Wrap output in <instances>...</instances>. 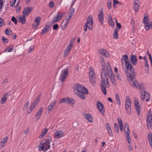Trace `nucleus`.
Instances as JSON below:
<instances>
[{
	"label": "nucleus",
	"instance_id": "f257e3e1",
	"mask_svg": "<svg viewBox=\"0 0 152 152\" xmlns=\"http://www.w3.org/2000/svg\"><path fill=\"white\" fill-rule=\"evenodd\" d=\"M74 90L75 93L83 100L86 98L85 94H88V90L84 86L79 84H76L75 85Z\"/></svg>",
	"mask_w": 152,
	"mask_h": 152
},
{
	"label": "nucleus",
	"instance_id": "f03ea898",
	"mask_svg": "<svg viewBox=\"0 0 152 152\" xmlns=\"http://www.w3.org/2000/svg\"><path fill=\"white\" fill-rule=\"evenodd\" d=\"M103 72L102 74V81L100 83L101 90L104 95L107 94L106 87H109V83L107 75H106L105 73Z\"/></svg>",
	"mask_w": 152,
	"mask_h": 152
},
{
	"label": "nucleus",
	"instance_id": "7ed1b4c3",
	"mask_svg": "<svg viewBox=\"0 0 152 152\" xmlns=\"http://www.w3.org/2000/svg\"><path fill=\"white\" fill-rule=\"evenodd\" d=\"M126 69V72L127 77L131 79H134L135 75V70L130 62L126 64H125Z\"/></svg>",
	"mask_w": 152,
	"mask_h": 152
},
{
	"label": "nucleus",
	"instance_id": "20e7f679",
	"mask_svg": "<svg viewBox=\"0 0 152 152\" xmlns=\"http://www.w3.org/2000/svg\"><path fill=\"white\" fill-rule=\"evenodd\" d=\"M89 74L90 80L92 85L94 86L95 85L96 82V75L94 72L93 69L91 67H89Z\"/></svg>",
	"mask_w": 152,
	"mask_h": 152
},
{
	"label": "nucleus",
	"instance_id": "39448f33",
	"mask_svg": "<svg viewBox=\"0 0 152 152\" xmlns=\"http://www.w3.org/2000/svg\"><path fill=\"white\" fill-rule=\"evenodd\" d=\"M50 140L48 139H46L45 141L42 143H40V145H39V146L41 148L39 149V150H42L44 151H47L50 148Z\"/></svg>",
	"mask_w": 152,
	"mask_h": 152
},
{
	"label": "nucleus",
	"instance_id": "423d86ee",
	"mask_svg": "<svg viewBox=\"0 0 152 152\" xmlns=\"http://www.w3.org/2000/svg\"><path fill=\"white\" fill-rule=\"evenodd\" d=\"M65 14L64 12H58L52 19L51 22L52 23L54 24L57 23L61 19Z\"/></svg>",
	"mask_w": 152,
	"mask_h": 152
},
{
	"label": "nucleus",
	"instance_id": "0eeeda50",
	"mask_svg": "<svg viewBox=\"0 0 152 152\" xmlns=\"http://www.w3.org/2000/svg\"><path fill=\"white\" fill-rule=\"evenodd\" d=\"M69 70L66 69L62 70L61 73L59 80L62 82H63L65 80L68 74Z\"/></svg>",
	"mask_w": 152,
	"mask_h": 152
},
{
	"label": "nucleus",
	"instance_id": "6e6552de",
	"mask_svg": "<svg viewBox=\"0 0 152 152\" xmlns=\"http://www.w3.org/2000/svg\"><path fill=\"white\" fill-rule=\"evenodd\" d=\"M124 130L125 132V133L127 134L126 136L127 140L129 144H131L132 140L130 138V136L129 135V129L128 125V124H124Z\"/></svg>",
	"mask_w": 152,
	"mask_h": 152
},
{
	"label": "nucleus",
	"instance_id": "1a4fd4ad",
	"mask_svg": "<svg viewBox=\"0 0 152 152\" xmlns=\"http://www.w3.org/2000/svg\"><path fill=\"white\" fill-rule=\"evenodd\" d=\"M131 102L130 99H129L126 101L125 108L126 113L129 114L131 113Z\"/></svg>",
	"mask_w": 152,
	"mask_h": 152
},
{
	"label": "nucleus",
	"instance_id": "9d476101",
	"mask_svg": "<svg viewBox=\"0 0 152 152\" xmlns=\"http://www.w3.org/2000/svg\"><path fill=\"white\" fill-rule=\"evenodd\" d=\"M150 98L151 96L150 94L147 92L144 91V93L141 94V98L142 101H144L145 98L146 101L148 102L150 101Z\"/></svg>",
	"mask_w": 152,
	"mask_h": 152
},
{
	"label": "nucleus",
	"instance_id": "9b49d317",
	"mask_svg": "<svg viewBox=\"0 0 152 152\" xmlns=\"http://www.w3.org/2000/svg\"><path fill=\"white\" fill-rule=\"evenodd\" d=\"M33 8L32 6L25 7L23 11V15L26 16H28L32 11Z\"/></svg>",
	"mask_w": 152,
	"mask_h": 152
},
{
	"label": "nucleus",
	"instance_id": "f8f14e48",
	"mask_svg": "<svg viewBox=\"0 0 152 152\" xmlns=\"http://www.w3.org/2000/svg\"><path fill=\"white\" fill-rule=\"evenodd\" d=\"M97 106L100 113L103 115H104V108L102 103L99 102H97Z\"/></svg>",
	"mask_w": 152,
	"mask_h": 152
},
{
	"label": "nucleus",
	"instance_id": "ddd939ff",
	"mask_svg": "<svg viewBox=\"0 0 152 152\" xmlns=\"http://www.w3.org/2000/svg\"><path fill=\"white\" fill-rule=\"evenodd\" d=\"M133 7L134 11L135 12H137L139 9L140 5V2H139V0H135L133 3Z\"/></svg>",
	"mask_w": 152,
	"mask_h": 152
},
{
	"label": "nucleus",
	"instance_id": "4468645a",
	"mask_svg": "<svg viewBox=\"0 0 152 152\" xmlns=\"http://www.w3.org/2000/svg\"><path fill=\"white\" fill-rule=\"evenodd\" d=\"M133 79H131L132 80L130 81L129 84L135 88L141 89V87L140 86L138 82L136 80H134Z\"/></svg>",
	"mask_w": 152,
	"mask_h": 152
},
{
	"label": "nucleus",
	"instance_id": "2eb2a0df",
	"mask_svg": "<svg viewBox=\"0 0 152 152\" xmlns=\"http://www.w3.org/2000/svg\"><path fill=\"white\" fill-rule=\"evenodd\" d=\"M138 59L135 55H132L130 57V60L131 63L134 65H136Z\"/></svg>",
	"mask_w": 152,
	"mask_h": 152
},
{
	"label": "nucleus",
	"instance_id": "dca6fc26",
	"mask_svg": "<svg viewBox=\"0 0 152 152\" xmlns=\"http://www.w3.org/2000/svg\"><path fill=\"white\" fill-rule=\"evenodd\" d=\"M56 102L57 101L56 100H54L50 103L48 107V108L46 109L48 113H49L51 110L53 109Z\"/></svg>",
	"mask_w": 152,
	"mask_h": 152
},
{
	"label": "nucleus",
	"instance_id": "f3484780",
	"mask_svg": "<svg viewBox=\"0 0 152 152\" xmlns=\"http://www.w3.org/2000/svg\"><path fill=\"white\" fill-rule=\"evenodd\" d=\"M55 137L56 138H61L64 135V132L62 131H59L54 133Z\"/></svg>",
	"mask_w": 152,
	"mask_h": 152
},
{
	"label": "nucleus",
	"instance_id": "a211bd4d",
	"mask_svg": "<svg viewBox=\"0 0 152 152\" xmlns=\"http://www.w3.org/2000/svg\"><path fill=\"white\" fill-rule=\"evenodd\" d=\"M86 24L89 25V26L91 25L93 26V18L91 15H89L88 17Z\"/></svg>",
	"mask_w": 152,
	"mask_h": 152
},
{
	"label": "nucleus",
	"instance_id": "6ab92c4d",
	"mask_svg": "<svg viewBox=\"0 0 152 152\" xmlns=\"http://www.w3.org/2000/svg\"><path fill=\"white\" fill-rule=\"evenodd\" d=\"M8 137L6 136L1 140V148H3L6 144L8 140Z\"/></svg>",
	"mask_w": 152,
	"mask_h": 152
},
{
	"label": "nucleus",
	"instance_id": "aec40b11",
	"mask_svg": "<svg viewBox=\"0 0 152 152\" xmlns=\"http://www.w3.org/2000/svg\"><path fill=\"white\" fill-rule=\"evenodd\" d=\"M107 65V74L108 75H110L111 74L113 73L112 69L111 67L110 66V64L109 62H107L106 63Z\"/></svg>",
	"mask_w": 152,
	"mask_h": 152
},
{
	"label": "nucleus",
	"instance_id": "412c9836",
	"mask_svg": "<svg viewBox=\"0 0 152 152\" xmlns=\"http://www.w3.org/2000/svg\"><path fill=\"white\" fill-rule=\"evenodd\" d=\"M105 125L107 126V129L110 136H113V134L112 130L111 127L110 126L109 124L108 123H106Z\"/></svg>",
	"mask_w": 152,
	"mask_h": 152
},
{
	"label": "nucleus",
	"instance_id": "4be33fe9",
	"mask_svg": "<svg viewBox=\"0 0 152 152\" xmlns=\"http://www.w3.org/2000/svg\"><path fill=\"white\" fill-rule=\"evenodd\" d=\"M103 12L102 10L100 11V14L98 15L99 20L101 24H102L104 21Z\"/></svg>",
	"mask_w": 152,
	"mask_h": 152
},
{
	"label": "nucleus",
	"instance_id": "5701e85b",
	"mask_svg": "<svg viewBox=\"0 0 152 152\" xmlns=\"http://www.w3.org/2000/svg\"><path fill=\"white\" fill-rule=\"evenodd\" d=\"M118 29L117 28H116L114 29V31L113 33V38L115 39H118L119 38L118 36Z\"/></svg>",
	"mask_w": 152,
	"mask_h": 152
},
{
	"label": "nucleus",
	"instance_id": "b1692460",
	"mask_svg": "<svg viewBox=\"0 0 152 152\" xmlns=\"http://www.w3.org/2000/svg\"><path fill=\"white\" fill-rule=\"evenodd\" d=\"M9 95V93H6L4 94L1 99V104H3L5 103L7 100V97Z\"/></svg>",
	"mask_w": 152,
	"mask_h": 152
},
{
	"label": "nucleus",
	"instance_id": "393cba45",
	"mask_svg": "<svg viewBox=\"0 0 152 152\" xmlns=\"http://www.w3.org/2000/svg\"><path fill=\"white\" fill-rule=\"evenodd\" d=\"M74 42V41L73 40H72L70 41V42L68 44L66 48V50H67V51H68L69 52L70 51L72 47L73 46Z\"/></svg>",
	"mask_w": 152,
	"mask_h": 152
},
{
	"label": "nucleus",
	"instance_id": "a878e982",
	"mask_svg": "<svg viewBox=\"0 0 152 152\" xmlns=\"http://www.w3.org/2000/svg\"><path fill=\"white\" fill-rule=\"evenodd\" d=\"M134 105L135 107V108L137 112V113L138 115L140 114V107L139 106V103L138 102L136 101L135 102Z\"/></svg>",
	"mask_w": 152,
	"mask_h": 152
},
{
	"label": "nucleus",
	"instance_id": "bb28decb",
	"mask_svg": "<svg viewBox=\"0 0 152 152\" xmlns=\"http://www.w3.org/2000/svg\"><path fill=\"white\" fill-rule=\"evenodd\" d=\"M41 20V18L40 17H37L35 19L34 21V23H36V25H33L34 27V28L35 27V28H36L39 25L40 20Z\"/></svg>",
	"mask_w": 152,
	"mask_h": 152
},
{
	"label": "nucleus",
	"instance_id": "cd10ccee",
	"mask_svg": "<svg viewBox=\"0 0 152 152\" xmlns=\"http://www.w3.org/2000/svg\"><path fill=\"white\" fill-rule=\"evenodd\" d=\"M100 52L102 55L105 57H108L109 56L108 52L104 49H101L100 50Z\"/></svg>",
	"mask_w": 152,
	"mask_h": 152
},
{
	"label": "nucleus",
	"instance_id": "c85d7f7f",
	"mask_svg": "<svg viewBox=\"0 0 152 152\" xmlns=\"http://www.w3.org/2000/svg\"><path fill=\"white\" fill-rule=\"evenodd\" d=\"M121 60L122 63H123V60L125 61V64H127V63L129 62V57L127 55H123L122 56Z\"/></svg>",
	"mask_w": 152,
	"mask_h": 152
},
{
	"label": "nucleus",
	"instance_id": "c756f323",
	"mask_svg": "<svg viewBox=\"0 0 152 152\" xmlns=\"http://www.w3.org/2000/svg\"><path fill=\"white\" fill-rule=\"evenodd\" d=\"M26 16L23 15L20 16V22H21L22 24H24L26 23Z\"/></svg>",
	"mask_w": 152,
	"mask_h": 152
},
{
	"label": "nucleus",
	"instance_id": "7c9ffc66",
	"mask_svg": "<svg viewBox=\"0 0 152 152\" xmlns=\"http://www.w3.org/2000/svg\"><path fill=\"white\" fill-rule=\"evenodd\" d=\"M108 22L109 25L112 27L114 28L115 26L114 22L113 20L112 17L111 16H109Z\"/></svg>",
	"mask_w": 152,
	"mask_h": 152
},
{
	"label": "nucleus",
	"instance_id": "2f4dec72",
	"mask_svg": "<svg viewBox=\"0 0 152 152\" xmlns=\"http://www.w3.org/2000/svg\"><path fill=\"white\" fill-rule=\"evenodd\" d=\"M42 96L41 94H40L35 99L34 102L33 103L35 105H36L39 102L40 97Z\"/></svg>",
	"mask_w": 152,
	"mask_h": 152
},
{
	"label": "nucleus",
	"instance_id": "473e14b6",
	"mask_svg": "<svg viewBox=\"0 0 152 152\" xmlns=\"http://www.w3.org/2000/svg\"><path fill=\"white\" fill-rule=\"evenodd\" d=\"M49 30V26L47 25H46L43 27L41 31V34H44L46 32L48 31Z\"/></svg>",
	"mask_w": 152,
	"mask_h": 152
},
{
	"label": "nucleus",
	"instance_id": "72a5a7b5",
	"mask_svg": "<svg viewBox=\"0 0 152 152\" xmlns=\"http://www.w3.org/2000/svg\"><path fill=\"white\" fill-rule=\"evenodd\" d=\"M145 25V28L146 31L152 28V22L147 23Z\"/></svg>",
	"mask_w": 152,
	"mask_h": 152
},
{
	"label": "nucleus",
	"instance_id": "f704fd0d",
	"mask_svg": "<svg viewBox=\"0 0 152 152\" xmlns=\"http://www.w3.org/2000/svg\"><path fill=\"white\" fill-rule=\"evenodd\" d=\"M111 79V82L113 85H115L116 81L115 80V75L113 74H111L110 75H109Z\"/></svg>",
	"mask_w": 152,
	"mask_h": 152
},
{
	"label": "nucleus",
	"instance_id": "c9c22d12",
	"mask_svg": "<svg viewBox=\"0 0 152 152\" xmlns=\"http://www.w3.org/2000/svg\"><path fill=\"white\" fill-rule=\"evenodd\" d=\"M85 116L86 117V119L88 121L90 122H92V117L90 114L89 113L86 114L85 115Z\"/></svg>",
	"mask_w": 152,
	"mask_h": 152
},
{
	"label": "nucleus",
	"instance_id": "e433bc0d",
	"mask_svg": "<svg viewBox=\"0 0 152 152\" xmlns=\"http://www.w3.org/2000/svg\"><path fill=\"white\" fill-rule=\"evenodd\" d=\"M101 65L102 67L101 73V77H102V73L103 72H104V73H105L106 74V75H107V74L106 73V70L105 69V63L104 60L101 63Z\"/></svg>",
	"mask_w": 152,
	"mask_h": 152
},
{
	"label": "nucleus",
	"instance_id": "4c0bfd02",
	"mask_svg": "<svg viewBox=\"0 0 152 152\" xmlns=\"http://www.w3.org/2000/svg\"><path fill=\"white\" fill-rule=\"evenodd\" d=\"M115 99L116 103L118 104L119 106H120L121 104V100L120 99L119 95L118 93H117L116 94Z\"/></svg>",
	"mask_w": 152,
	"mask_h": 152
},
{
	"label": "nucleus",
	"instance_id": "58836bf2",
	"mask_svg": "<svg viewBox=\"0 0 152 152\" xmlns=\"http://www.w3.org/2000/svg\"><path fill=\"white\" fill-rule=\"evenodd\" d=\"M48 131V129L47 128H45L44 129H42V133L39 136V138H42Z\"/></svg>",
	"mask_w": 152,
	"mask_h": 152
},
{
	"label": "nucleus",
	"instance_id": "ea45409f",
	"mask_svg": "<svg viewBox=\"0 0 152 152\" xmlns=\"http://www.w3.org/2000/svg\"><path fill=\"white\" fill-rule=\"evenodd\" d=\"M87 28H88L89 30H91L93 28V26H89V25H86V24L85 26H83V29L85 31H87Z\"/></svg>",
	"mask_w": 152,
	"mask_h": 152
},
{
	"label": "nucleus",
	"instance_id": "a19ab883",
	"mask_svg": "<svg viewBox=\"0 0 152 152\" xmlns=\"http://www.w3.org/2000/svg\"><path fill=\"white\" fill-rule=\"evenodd\" d=\"M67 103L70 105H74L75 104V100L72 99L68 97Z\"/></svg>",
	"mask_w": 152,
	"mask_h": 152
},
{
	"label": "nucleus",
	"instance_id": "79ce46f5",
	"mask_svg": "<svg viewBox=\"0 0 152 152\" xmlns=\"http://www.w3.org/2000/svg\"><path fill=\"white\" fill-rule=\"evenodd\" d=\"M43 110L42 108L41 107L39 109V110L37 112V114H36V116H39V118L40 116H41L42 113V112Z\"/></svg>",
	"mask_w": 152,
	"mask_h": 152
},
{
	"label": "nucleus",
	"instance_id": "37998d69",
	"mask_svg": "<svg viewBox=\"0 0 152 152\" xmlns=\"http://www.w3.org/2000/svg\"><path fill=\"white\" fill-rule=\"evenodd\" d=\"M68 97L67 98H64L61 99L59 104L61 103H65L68 102Z\"/></svg>",
	"mask_w": 152,
	"mask_h": 152
},
{
	"label": "nucleus",
	"instance_id": "c03bdc74",
	"mask_svg": "<svg viewBox=\"0 0 152 152\" xmlns=\"http://www.w3.org/2000/svg\"><path fill=\"white\" fill-rule=\"evenodd\" d=\"M147 124L148 128L150 129H151L152 125V121H147Z\"/></svg>",
	"mask_w": 152,
	"mask_h": 152
},
{
	"label": "nucleus",
	"instance_id": "a18cd8bd",
	"mask_svg": "<svg viewBox=\"0 0 152 152\" xmlns=\"http://www.w3.org/2000/svg\"><path fill=\"white\" fill-rule=\"evenodd\" d=\"M149 20V18L148 16H145L143 19V22L144 24H146Z\"/></svg>",
	"mask_w": 152,
	"mask_h": 152
},
{
	"label": "nucleus",
	"instance_id": "49530a36",
	"mask_svg": "<svg viewBox=\"0 0 152 152\" xmlns=\"http://www.w3.org/2000/svg\"><path fill=\"white\" fill-rule=\"evenodd\" d=\"M147 121H152V116L150 112L147 115Z\"/></svg>",
	"mask_w": 152,
	"mask_h": 152
},
{
	"label": "nucleus",
	"instance_id": "de8ad7c7",
	"mask_svg": "<svg viewBox=\"0 0 152 152\" xmlns=\"http://www.w3.org/2000/svg\"><path fill=\"white\" fill-rule=\"evenodd\" d=\"M5 33L7 35H9L12 34V32L10 28H8L6 30Z\"/></svg>",
	"mask_w": 152,
	"mask_h": 152
},
{
	"label": "nucleus",
	"instance_id": "09e8293b",
	"mask_svg": "<svg viewBox=\"0 0 152 152\" xmlns=\"http://www.w3.org/2000/svg\"><path fill=\"white\" fill-rule=\"evenodd\" d=\"M114 128L115 132L117 133H118L119 131V127H118L117 124L116 123H115L114 125Z\"/></svg>",
	"mask_w": 152,
	"mask_h": 152
},
{
	"label": "nucleus",
	"instance_id": "8fccbe9b",
	"mask_svg": "<svg viewBox=\"0 0 152 152\" xmlns=\"http://www.w3.org/2000/svg\"><path fill=\"white\" fill-rule=\"evenodd\" d=\"M111 1L112 0H109L107 1V6L109 9H111L112 8Z\"/></svg>",
	"mask_w": 152,
	"mask_h": 152
},
{
	"label": "nucleus",
	"instance_id": "3c124183",
	"mask_svg": "<svg viewBox=\"0 0 152 152\" xmlns=\"http://www.w3.org/2000/svg\"><path fill=\"white\" fill-rule=\"evenodd\" d=\"M34 45H32L31 46L29 49L28 50V53H30L31 51L34 49Z\"/></svg>",
	"mask_w": 152,
	"mask_h": 152
},
{
	"label": "nucleus",
	"instance_id": "603ef678",
	"mask_svg": "<svg viewBox=\"0 0 152 152\" xmlns=\"http://www.w3.org/2000/svg\"><path fill=\"white\" fill-rule=\"evenodd\" d=\"M116 26L118 28V30L120 29L121 27V25L120 23H118L117 22V20L116 19Z\"/></svg>",
	"mask_w": 152,
	"mask_h": 152
},
{
	"label": "nucleus",
	"instance_id": "864d4df0",
	"mask_svg": "<svg viewBox=\"0 0 152 152\" xmlns=\"http://www.w3.org/2000/svg\"><path fill=\"white\" fill-rule=\"evenodd\" d=\"M117 120L118 121V124L119 125V126L121 125V126L122 125H123V124L122 122V120L121 118L119 119V118H118L117 119Z\"/></svg>",
	"mask_w": 152,
	"mask_h": 152
},
{
	"label": "nucleus",
	"instance_id": "5fc2aeb1",
	"mask_svg": "<svg viewBox=\"0 0 152 152\" xmlns=\"http://www.w3.org/2000/svg\"><path fill=\"white\" fill-rule=\"evenodd\" d=\"M11 20L12 22H14L15 24H16L17 23V21L16 19L14 16L12 17L11 18Z\"/></svg>",
	"mask_w": 152,
	"mask_h": 152
},
{
	"label": "nucleus",
	"instance_id": "6e6d98bb",
	"mask_svg": "<svg viewBox=\"0 0 152 152\" xmlns=\"http://www.w3.org/2000/svg\"><path fill=\"white\" fill-rule=\"evenodd\" d=\"M16 0H11L10 5L11 6L13 7Z\"/></svg>",
	"mask_w": 152,
	"mask_h": 152
},
{
	"label": "nucleus",
	"instance_id": "4d7b16f0",
	"mask_svg": "<svg viewBox=\"0 0 152 152\" xmlns=\"http://www.w3.org/2000/svg\"><path fill=\"white\" fill-rule=\"evenodd\" d=\"M69 52L65 50L64 53V57H65L68 56Z\"/></svg>",
	"mask_w": 152,
	"mask_h": 152
},
{
	"label": "nucleus",
	"instance_id": "13d9d810",
	"mask_svg": "<svg viewBox=\"0 0 152 152\" xmlns=\"http://www.w3.org/2000/svg\"><path fill=\"white\" fill-rule=\"evenodd\" d=\"M35 106L36 105H35V104H32L29 108L30 110L32 111L34 108Z\"/></svg>",
	"mask_w": 152,
	"mask_h": 152
},
{
	"label": "nucleus",
	"instance_id": "bf43d9fd",
	"mask_svg": "<svg viewBox=\"0 0 152 152\" xmlns=\"http://www.w3.org/2000/svg\"><path fill=\"white\" fill-rule=\"evenodd\" d=\"M58 28V24H54L53 26V30H56Z\"/></svg>",
	"mask_w": 152,
	"mask_h": 152
},
{
	"label": "nucleus",
	"instance_id": "052dcab7",
	"mask_svg": "<svg viewBox=\"0 0 152 152\" xmlns=\"http://www.w3.org/2000/svg\"><path fill=\"white\" fill-rule=\"evenodd\" d=\"M2 40L5 43H7L8 42L7 39V38L4 37H3L1 38Z\"/></svg>",
	"mask_w": 152,
	"mask_h": 152
},
{
	"label": "nucleus",
	"instance_id": "680f3d73",
	"mask_svg": "<svg viewBox=\"0 0 152 152\" xmlns=\"http://www.w3.org/2000/svg\"><path fill=\"white\" fill-rule=\"evenodd\" d=\"M4 24V21L3 20L0 18V27L2 26Z\"/></svg>",
	"mask_w": 152,
	"mask_h": 152
},
{
	"label": "nucleus",
	"instance_id": "e2e57ef3",
	"mask_svg": "<svg viewBox=\"0 0 152 152\" xmlns=\"http://www.w3.org/2000/svg\"><path fill=\"white\" fill-rule=\"evenodd\" d=\"M49 6L50 7H53V6H54V2L53 1H50V2H49Z\"/></svg>",
	"mask_w": 152,
	"mask_h": 152
},
{
	"label": "nucleus",
	"instance_id": "0e129e2a",
	"mask_svg": "<svg viewBox=\"0 0 152 152\" xmlns=\"http://www.w3.org/2000/svg\"><path fill=\"white\" fill-rule=\"evenodd\" d=\"M148 136L149 137L148 140L152 139V134L151 132H149L148 133Z\"/></svg>",
	"mask_w": 152,
	"mask_h": 152
},
{
	"label": "nucleus",
	"instance_id": "69168bd1",
	"mask_svg": "<svg viewBox=\"0 0 152 152\" xmlns=\"http://www.w3.org/2000/svg\"><path fill=\"white\" fill-rule=\"evenodd\" d=\"M145 67H147L148 69H147V71H148L149 64L148 61H146V62H145Z\"/></svg>",
	"mask_w": 152,
	"mask_h": 152
},
{
	"label": "nucleus",
	"instance_id": "338daca9",
	"mask_svg": "<svg viewBox=\"0 0 152 152\" xmlns=\"http://www.w3.org/2000/svg\"><path fill=\"white\" fill-rule=\"evenodd\" d=\"M147 54L149 56V59L151 60V63H152V58L151 57V56L150 53H148V51H147Z\"/></svg>",
	"mask_w": 152,
	"mask_h": 152
},
{
	"label": "nucleus",
	"instance_id": "774afa93",
	"mask_svg": "<svg viewBox=\"0 0 152 152\" xmlns=\"http://www.w3.org/2000/svg\"><path fill=\"white\" fill-rule=\"evenodd\" d=\"M116 74V76L117 77L118 80H121V76L119 74H118V73H117Z\"/></svg>",
	"mask_w": 152,
	"mask_h": 152
}]
</instances>
